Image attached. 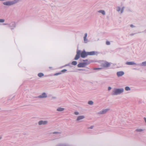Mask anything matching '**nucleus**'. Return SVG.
I'll return each instance as SVG.
<instances>
[{
	"label": "nucleus",
	"mask_w": 146,
	"mask_h": 146,
	"mask_svg": "<svg viewBox=\"0 0 146 146\" xmlns=\"http://www.w3.org/2000/svg\"><path fill=\"white\" fill-rule=\"evenodd\" d=\"M124 92L123 88H115L112 91L111 95L112 96H117L122 94Z\"/></svg>",
	"instance_id": "1"
},
{
	"label": "nucleus",
	"mask_w": 146,
	"mask_h": 146,
	"mask_svg": "<svg viewBox=\"0 0 146 146\" xmlns=\"http://www.w3.org/2000/svg\"><path fill=\"white\" fill-rule=\"evenodd\" d=\"M110 110V108H106L103 109L102 110L98 112L97 113V114L98 115H103L106 113L107 112Z\"/></svg>",
	"instance_id": "2"
},
{
	"label": "nucleus",
	"mask_w": 146,
	"mask_h": 146,
	"mask_svg": "<svg viewBox=\"0 0 146 146\" xmlns=\"http://www.w3.org/2000/svg\"><path fill=\"white\" fill-rule=\"evenodd\" d=\"M48 97V94L45 92L42 93L37 97L39 99H42L46 98Z\"/></svg>",
	"instance_id": "3"
},
{
	"label": "nucleus",
	"mask_w": 146,
	"mask_h": 146,
	"mask_svg": "<svg viewBox=\"0 0 146 146\" xmlns=\"http://www.w3.org/2000/svg\"><path fill=\"white\" fill-rule=\"evenodd\" d=\"M125 8V7H121L120 6H118L116 7V10L120 14H121L123 12Z\"/></svg>",
	"instance_id": "4"
},
{
	"label": "nucleus",
	"mask_w": 146,
	"mask_h": 146,
	"mask_svg": "<svg viewBox=\"0 0 146 146\" xmlns=\"http://www.w3.org/2000/svg\"><path fill=\"white\" fill-rule=\"evenodd\" d=\"M111 65V63L105 61L102 64L101 66L104 68H108Z\"/></svg>",
	"instance_id": "5"
},
{
	"label": "nucleus",
	"mask_w": 146,
	"mask_h": 146,
	"mask_svg": "<svg viewBox=\"0 0 146 146\" xmlns=\"http://www.w3.org/2000/svg\"><path fill=\"white\" fill-rule=\"evenodd\" d=\"M48 123V121H47L40 120L38 122V124L39 125H46Z\"/></svg>",
	"instance_id": "6"
},
{
	"label": "nucleus",
	"mask_w": 146,
	"mask_h": 146,
	"mask_svg": "<svg viewBox=\"0 0 146 146\" xmlns=\"http://www.w3.org/2000/svg\"><path fill=\"white\" fill-rule=\"evenodd\" d=\"M80 51L79 50H78L77 51L76 54L74 58V60H77L80 57Z\"/></svg>",
	"instance_id": "7"
},
{
	"label": "nucleus",
	"mask_w": 146,
	"mask_h": 146,
	"mask_svg": "<svg viewBox=\"0 0 146 146\" xmlns=\"http://www.w3.org/2000/svg\"><path fill=\"white\" fill-rule=\"evenodd\" d=\"M85 118V117L84 115L78 116L77 117L76 119V121H79L84 119Z\"/></svg>",
	"instance_id": "8"
},
{
	"label": "nucleus",
	"mask_w": 146,
	"mask_h": 146,
	"mask_svg": "<svg viewBox=\"0 0 146 146\" xmlns=\"http://www.w3.org/2000/svg\"><path fill=\"white\" fill-rule=\"evenodd\" d=\"M81 56L82 58H84L88 55V52H86L85 51H83L81 53Z\"/></svg>",
	"instance_id": "9"
},
{
	"label": "nucleus",
	"mask_w": 146,
	"mask_h": 146,
	"mask_svg": "<svg viewBox=\"0 0 146 146\" xmlns=\"http://www.w3.org/2000/svg\"><path fill=\"white\" fill-rule=\"evenodd\" d=\"M98 53V52L96 51H92L88 52V55H97Z\"/></svg>",
	"instance_id": "10"
},
{
	"label": "nucleus",
	"mask_w": 146,
	"mask_h": 146,
	"mask_svg": "<svg viewBox=\"0 0 146 146\" xmlns=\"http://www.w3.org/2000/svg\"><path fill=\"white\" fill-rule=\"evenodd\" d=\"M87 65L86 62L81 63L78 64L77 66L78 67H83Z\"/></svg>",
	"instance_id": "11"
},
{
	"label": "nucleus",
	"mask_w": 146,
	"mask_h": 146,
	"mask_svg": "<svg viewBox=\"0 0 146 146\" xmlns=\"http://www.w3.org/2000/svg\"><path fill=\"white\" fill-rule=\"evenodd\" d=\"M123 72L121 71L118 72H117V75L118 77H121L124 74Z\"/></svg>",
	"instance_id": "12"
},
{
	"label": "nucleus",
	"mask_w": 146,
	"mask_h": 146,
	"mask_svg": "<svg viewBox=\"0 0 146 146\" xmlns=\"http://www.w3.org/2000/svg\"><path fill=\"white\" fill-rule=\"evenodd\" d=\"M126 64L127 65H137V64L135 63L134 62L131 61V62H126Z\"/></svg>",
	"instance_id": "13"
},
{
	"label": "nucleus",
	"mask_w": 146,
	"mask_h": 146,
	"mask_svg": "<svg viewBox=\"0 0 146 146\" xmlns=\"http://www.w3.org/2000/svg\"><path fill=\"white\" fill-rule=\"evenodd\" d=\"M15 27V24L14 22H12L9 25V27L11 29H13Z\"/></svg>",
	"instance_id": "14"
},
{
	"label": "nucleus",
	"mask_w": 146,
	"mask_h": 146,
	"mask_svg": "<svg viewBox=\"0 0 146 146\" xmlns=\"http://www.w3.org/2000/svg\"><path fill=\"white\" fill-rule=\"evenodd\" d=\"M144 131V130L142 128H138L135 129V131L138 133H140Z\"/></svg>",
	"instance_id": "15"
},
{
	"label": "nucleus",
	"mask_w": 146,
	"mask_h": 146,
	"mask_svg": "<svg viewBox=\"0 0 146 146\" xmlns=\"http://www.w3.org/2000/svg\"><path fill=\"white\" fill-rule=\"evenodd\" d=\"M65 109L64 108H62L61 107H58L56 109V111L59 112H61L64 111Z\"/></svg>",
	"instance_id": "16"
},
{
	"label": "nucleus",
	"mask_w": 146,
	"mask_h": 146,
	"mask_svg": "<svg viewBox=\"0 0 146 146\" xmlns=\"http://www.w3.org/2000/svg\"><path fill=\"white\" fill-rule=\"evenodd\" d=\"M98 12L101 13L103 15H105L106 14V13L105 11L102 10H100L98 11Z\"/></svg>",
	"instance_id": "17"
},
{
	"label": "nucleus",
	"mask_w": 146,
	"mask_h": 146,
	"mask_svg": "<svg viewBox=\"0 0 146 146\" xmlns=\"http://www.w3.org/2000/svg\"><path fill=\"white\" fill-rule=\"evenodd\" d=\"M87 33H85L84 36V40L85 43H86L87 42L88 39L87 38Z\"/></svg>",
	"instance_id": "18"
},
{
	"label": "nucleus",
	"mask_w": 146,
	"mask_h": 146,
	"mask_svg": "<svg viewBox=\"0 0 146 146\" xmlns=\"http://www.w3.org/2000/svg\"><path fill=\"white\" fill-rule=\"evenodd\" d=\"M140 65L141 66H146V61L143 62L141 64H140Z\"/></svg>",
	"instance_id": "19"
},
{
	"label": "nucleus",
	"mask_w": 146,
	"mask_h": 146,
	"mask_svg": "<svg viewBox=\"0 0 146 146\" xmlns=\"http://www.w3.org/2000/svg\"><path fill=\"white\" fill-rule=\"evenodd\" d=\"M125 90L126 91H130L131 89L130 88L129 86H126L125 88Z\"/></svg>",
	"instance_id": "20"
},
{
	"label": "nucleus",
	"mask_w": 146,
	"mask_h": 146,
	"mask_svg": "<svg viewBox=\"0 0 146 146\" xmlns=\"http://www.w3.org/2000/svg\"><path fill=\"white\" fill-rule=\"evenodd\" d=\"M38 76L39 77H41L44 76V74L42 73H40L38 74Z\"/></svg>",
	"instance_id": "21"
},
{
	"label": "nucleus",
	"mask_w": 146,
	"mask_h": 146,
	"mask_svg": "<svg viewBox=\"0 0 146 146\" xmlns=\"http://www.w3.org/2000/svg\"><path fill=\"white\" fill-rule=\"evenodd\" d=\"M88 104L89 105H92L93 104L94 102L92 101H89L88 102Z\"/></svg>",
	"instance_id": "22"
},
{
	"label": "nucleus",
	"mask_w": 146,
	"mask_h": 146,
	"mask_svg": "<svg viewBox=\"0 0 146 146\" xmlns=\"http://www.w3.org/2000/svg\"><path fill=\"white\" fill-rule=\"evenodd\" d=\"M72 64L74 65H76L77 64V62L76 61H73L72 62Z\"/></svg>",
	"instance_id": "23"
},
{
	"label": "nucleus",
	"mask_w": 146,
	"mask_h": 146,
	"mask_svg": "<svg viewBox=\"0 0 146 146\" xmlns=\"http://www.w3.org/2000/svg\"><path fill=\"white\" fill-rule=\"evenodd\" d=\"M106 44L108 45H110V41H107L106 42Z\"/></svg>",
	"instance_id": "24"
},
{
	"label": "nucleus",
	"mask_w": 146,
	"mask_h": 146,
	"mask_svg": "<svg viewBox=\"0 0 146 146\" xmlns=\"http://www.w3.org/2000/svg\"><path fill=\"white\" fill-rule=\"evenodd\" d=\"M60 132H56V131L52 133V134H60Z\"/></svg>",
	"instance_id": "25"
},
{
	"label": "nucleus",
	"mask_w": 146,
	"mask_h": 146,
	"mask_svg": "<svg viewBox=\"0 0 146 146\" xmlns=\"http://www.w3.org/2000/svg\"><path fill=\"white\" fill-rule=\"evenodd\" d=\"M61 74V72H58V73H56L54 75V76H57V75H60V74Z\"/></svg>",
	"instance_id": "26"
},
{
	"label": "nucleus",
	"mask_w": 146,
	"mask_h": 146,
	"mask_svg": "<svg viewBox=\"0 0 146 146\" xmlns=\"http://www.w3.org/2000/svg\"><path fill=\"white\" fill-rule=\"evenodd\" d=\"M57 99V97L55 96H52L51 97V99L52 100H55Z\"/></svg>",
	"instance_id": "27"
},
{
	"label": "nucleus",
	"mask_w": 146,
	"mask_h": 146,
	"mask_svg": "<svg viewBox=\"0 0 146 146\" xmlns=\"http://www.w3.org/2000/svg\"><path fill=\"white\" fill-rule=\"evenodd\" d=\"M74 113L75 115H78L79 114V112L78 111L74 112Z\"/></svg>",
	"instance_id": "28"
},
{
	"label": "nucleus",
	"mask_w": 146,
	"mask_h": 146,
	"mask_svg": "<svg viewBox=\"0 0 146 146\" xmlns=\"http://www.w3.org/2000/svg\"><path fill=\"white\" fill-rule=\"evenodd\" d=\"M5 21V20L3 19H0V22L3 23Z\"/></svg>",
	"instance_id": "29"
},
{
	"label": "nucleus",
	"mask_w": 146,
	"mask_h": 146,
	"mask_svg": "<svg viewBox=\"0 0 146 146\" xmlns=\"http://www.w3.org/2000/svg\"><path fill=\"white\" fill-rule=\"evenodd\" d=\"M67 71V70L66 69H63L61 71V72H64Z\"/></svg>",
	"instance_id": "30"
},
{
	"label": "nucleus",
	"mask_w": 146,
	"mask_h": 146,
	"mask_svg": "<svg viewBox=\"0 0 146 146\" xmlns=\"http://www.w3.org/2000/svg\"><path fill=\"white\" fill-rule=\"evenodd\" d=\"M111 89V88L110 87H108V90L110 91Z\"/></svg>",
	"instance_id": "31"
},
{
	"label": "nucleus",
	"mask_w": 146,
	"mask_h": 146,
	"mask_svg": "<svg viewBox=\"0 0 146 146\" xmlns=\"http://www.w3.org/2000/svg\"><path fill=\"white\" fill-rule=\"evenodd\" d=\"M130 27L131 28H133L135 27V26H134L133 25H130Z\"/></svg>",
	"instance_id": "32"
},
{
	"label": "nucleus",
	"mask_w": 146,
	"mask_h": 146,
	"mask_svg": "<svg viewBox=\"0 0 146 146\" xmlns=\"http://www.w3.org/2000/svg\"><path fill=\"white\" fill-rule=\"evenodd\" d=\"M94 127V126L92 125V126H91L89 128V129H92L93 128V127Z\"/></svg>",
	"instance_id": "33"
},
{
	"label": "nucleus",
	"mask_w": 146,
	"mask_h": 146,
	"mask_svg": "<svg viewBox=\"0 0 146 146\" xmlns=\"http://www.w3.org/2000/svg\"><path fill=\"white\" fill-rule=\"evenodd\" d=\"M57 146H65V145H62V144H60L57 145Z\"/></svg>",
	"instance_id": "34"
},
{
	"label": "nucleus",
	"mask_w": 146,
	"mask_h": 146,
	"mask_svg": "<svg viewBox=\"0 0 146 146\" xmlns=\"http://www.w3.org/2000/svg\"><path fill=\"white\" fill-rule=\"evenodd\" d=\"M102 69V68H96L95 69H96V70H98V69L99 70V69Z\"/></svg>",
	"instance_id": "35"
},
{
	"label": "nucleus",
	"mask_w": 146,
	"mask_h": 146,
	"mask_svg": "<svg viewBox=\"0 0 146 146\" xmlns=\"http://www.w3.org/2000/svg\"><path fill=\"white\" fill-rule=\"evenodd\" d=\"M144 119L145 122L146 123V118L145 117L144 118Z\"/></svg>",
	"instance_id": "36"
},
{
	"label": "nucleus",
	"mask_w": 146,
	"mask_h": 146,
	"mask_svg": "<svg viewBox=\"0 0 146 146\" xmlns=\"http://www.w3.org/2000/svg\"><path fill=\"white\" fill-rule=\"evenodd\" d=\"M134 34H131L130 35H131V36H133V35H134Z\"/></svg>",
	"instance_id": "37"
},
{
	"label": "nucleus",
	"mask_w": 146,
	"mask_h": 146,
	"mask_svg": "<svg viewBox=\"0 0 146 146\" xmlns=\"http://www.w3.org/2000/svg\"><path fill=\"white\" fill-rule=\"evenodd\" d=\"M78 70L80 71V70H82V69H78Z\"/></svg>",
	"instance_id": "38"
},
{
	"label": "nucleus",
	"mask_w": 146,
	"mask_h": 146,
	"mask_svg": "<svg viewBox=\"0 0 146 146\" xmlns=\"http://www.w3.org/2000/svg\"><path fill=\"white\" fill-rule=\"evenodd\" d=\"M3 25H7V24H6V23H4V24H3Z\"/></svg>",
	"instance_id": "39"
},
{
	"label": "nucleus",
	"mask_w": 146,
	"mask_h": 146,
	"mask_svg": "<svg viewBox=\"0 0 146 146\" xmlns=\"http://www.w3.org/2000/svg\"><path fill=\"white\" fill-rule=\"evenodd\" d=\"M68 65H69V64H67V65H65V66H68Z\"/></svg>",
	"instance_id": "40"
},
{
	"label": "nucleus",
	"mask_w": 146,
	"mask_h": 146,
	"mask_svg": "<svg viewBox=\"0 0 146 146\" xmlns=\"http://www.w3.org/2000/svg\"><path fill=\"white\" fill-rule=\"evenodd\" d=\"M85 60H83V61H85Z\"/></svg>",
	"instance_id": "41"
}]
</instances>
